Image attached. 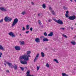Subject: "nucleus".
<instances>
[{"instance_id":"c9c22d12","label":"nucleus","mask_w":76,"mask_h":76,"mask_svg":"<svg viewBox=\"0 0 76 76\" xmlns=\"http://www.w3.org/2000/svg\"><path fill=\"white\" fill-rule=\"evenodd\" d=\"M39 69V66H37V70H38Z\"/></svg>"},{"instance_id":"f8f14e48","label":"nucleus","mask_w":76,"mask_h":76,"mask_svg":"<svg viewBox=\"0 0 76 76\" xmlns=\"http://www.w3.org/2000/svg\"><path fill=\"white\" fill-rule=\"evenodd\" d=\"M0 50H2V51H5L4 48H3L1 45H0Z\"/></svg>"},{"instance_id":"a18cd8bd","label":"nucleus","mask_w":76,"mask_h":76,"mask_svg":"<svg viewBox=\"0 0 76 76\" xmlns=\"http://www.w3.org/2000/svg\"><path fill=\"white\" fill-rule=\"evenodd\" d=\"M38 16H40V14H38Z\"/></svg>"},{"instance_id":"aec40b11","label":"nucleus","mask_w":76,"mask_h":76,"mask_svg":"<svg viewBox=\"0 0 76 76\" xmlns=\"http://www.w3.org/2000/svg\"><path fill=\"white\" fill-rule=\"evenodd\" d=\"M13 34V33L12 32H11L9 33V35H10V36H12V35Z\"/></svg>"},{"instance_id":"bb28decb","label":"nucleus","mask_w":76,"mask_h":76,"mask_svg":"<svg viewBox=\"0 0 76 76\" xmlns=\"http://www.w3.org/2000/svg\"><path fill=\"white\" fill-rule=\"evenodd\" d=\"M46 66L48 68L49 67V64L48 63L46 64Z\"/></svg>"},{"instance_id":"dca6fc26","label":"nucleus","mask_w":76,"mask_h":76,"mask_svg":"<svg viewBox=\"0 0 76 76\" xmlns=\"http://www.w3.org/2000/svg\"><path fill=\"white\" fill-rule=\"evenodd\" d=\"M41 55L42 57H44L45 56V54H44V53H43L42 52H41Z\"/></svg>"},{"instance_id":"7ed1b4c3","label":"nucleus","mask_w":76,"mask_h":76,"mask_svg":"<svg viewBox=\"0 0 76 76\" xmlns=\"http://www.w3.org/2000/svg\"><path fill=\"white\" fill-rule=\"evenodd\" d=\"M54 20L56 22H57V23L60 24V25H63V21L61 20L60 19L58 20H56V19H54Z\"/></svg>"},{"instance_id":"603ef678","label":"nucleus","mask_w":76,"mask_h":76,"mask_svg":"<svg viewBox=\"0 0 76 76\" xmlns=\"http://www.w3.org/2000/svg\"><path fill=\"white\" fill-rule=\"evenodd\" d=\"M76 36H75V37H74L75 38H76Z\"/></svg>"},{"instance_id":"423d86ee","label":"nucleus","mask_w":76,"mask_h":76,"mask_svg":"<svg viewBox=\"0 0 76 76\" xmlns=\"http://www.w3.org/2000/svg\"><path fill=\"white\" fill-rule=\"evenodd\" d=\"M39 53H37V55L35 58L34 59V63H35L36 61H37L38 60V57H39Z\"/></svg>"},{"instance_id":"f257e3e1","label":"nucleus","mask_w":76,"mask_h":76,"mask_svg":"<svg viewBox=\"0 0 76 76\" xmlns=\"http://www.w3.org/2000/svg\"><path fill=\"white\" fill-rule=\"evenodd\" d=\"M31 53V51H27V55H24L23 56H20L19 59L21 64H27V62L25 61H28L29 60V57H31L29 54H30Z\"/></svg>"},{"instance_id":"4468645a","label":"nucleus","mask_w":76,"mask_h":76,"mask_svg":"<svg viewBox=\"0 0 76 76\" xmlns=\"http://www.w3.org/2000/svg\"><path fill=\"white\" fill-rule=\"evenodd\" d=\"M71 43L72 45H76V42L75 41L71 42Z\"/></svg>"},{"instance_id":"37998d69","label":"nucleus","mask_w":76,"mask_h":76,"mask_svg":"<svg viewBox=\"0 0 76 76\" xmlns=\"http://www.w3.org/2000/svg\"><path fill=\"white\" fill-rule=\"evenodd\" d=\"M48 21L49 22H51V19L48 20Z\"/></svg>"},{"instance_id":"5fc2aeb1","label":"nucleus","mask_w":76,"mask_h":76,"mask_svg":"<svg viewBox=\"0 0 76 76\" xmlns=\"http://www.w3.org/2000/svg\"><path fill=\"white\" fill-rule=\"evenodd\" d=\"M48 14H49V12H48Z\"/></svg>"},{"instance_id":"ddd939ff","label":"nucleus","mask_w":76,"mask_h":76,"mask_svg":"<svg viewBox=\"0 0 76 76\" xmlns=\"http://www.w3.org/2000/svg\"><path fill=\"white\" fill-rule=\"evenodd\" d=\"M48 39H47V38H45L44 39H43V41H48Z\"/></svg>"},{"instance_id":"4c0bfd02","label":"nucleus","mask_w":76,"mask_h":76,"mask_svg":"<svg viewBox=\"0 0 76 76\" xmlns=\"http://www.w3.org/2000/svg\"><path fill=\"white\" fill-rule=\"evenodd\" d=\"M12 38L13 37H15V35L13 34H12Z\"/></svg>"},{"instance_id":"72a5a7b5","label":"nucleus","mask_w":76,"mask_h":76,"mask_svg":"<svg viewBox=\"0 0 76 76\" xmlns=\"http://www.w3.org/2000/svg\"><path fill=\"white\" fill-rule=\"evenodd\" d=\"M3 19H1L0 20V23H1V22H3Z\"/></svg>"},{"instance_id":"de8ad7c7","label":"nucleus","mask_w":76,"mask_h":76,"mask_svg":"<svg viewBox=\"0 0 76 76\" xmlns=\"http://www.w3.org/2000/svg\"><path fill=\"white\" fill-rule=\"evenodd\" d=\"M45 50H47V48H45Z\"/></svg>"},{"instance_id":"f03ea898","label":"nucleus","mask_w":76,"mask_h":76,"mask_svg":"<svg viewBox=\"0 0 76 76\" xmlns=\"http://www.w3.org/2000/svg\"><path fill=\"white\" fill-rule=\"evenodd\" d=\"M6 64H8V66H9L11 68H14L15 70H17L18 69V66L16 65H15V66L13 65L12 63H9V62H7L6 61Z\"/></svg>"},{"instance_id":"f3484780","label":"nucleus","mask_w":76,"mask_h":76,"mask_svg":"<svg viewBox=\"0 0 76 76\" xmlns=\"http://www.w3.org/2000/svg\"><path fill=\"white\" fill-rule=\"evenodd\" d=\"M62 75L63 76H69L68 75H67L65 73H62Z\"/></svg>"},{"instance_id":"39448f33","label":"nucleus","mask_w":76,"mask_h":76,"mask_svg":"<svg viewBox=\"0 0 76 76\" xmlns=\"http://www.w3.org/2000/svg\"><path fill=\"white\" fill-rule=\"evenodd\" d=\"M4 20L5 22H10L12 20V18L10 17L7 16L5 17Z\"/></svg>"},{"instance_id":"f704fd0d","label":"nucleus","mask_w":76,"mask_h":76,"mask_svg":"<svg viewBox=\"0 0 76 76\" xmlns=\"http://www.w3.org/2000/svg\"><path fill=\"white\" fill-rule=\"evenodd\" d=\"M68 14H65V16L66 18H69V16H68Z\"/></svg>"},{"instance_id":"473e14b6","label":"nucleus","mask_w":76,"mask_h":76,"mask_svg":"<svg viewBox=\"0 0 76 76\" xmlns=\"http://www.w3.org/2000/svg\"><path fill=\"white\" fill-rule=\"evenodd\" d=\"M3 55V53H0V57H1V56H2Z\"/></svg>"},{"instance_id":"6ab92c4d","label":"nucleus","mask_w":76,"mask_h":76,"mask_svg":"<svg viewBox=\"0 0 76 76\" xmlns=\"http://www.w3.org/2000/svg\"><path fill=\"white\" fill-rule=\"evenodd\" d=\"M26 29L28 30V29H29V25H27L26 26Z\"/></svg>"},{"instance_id":"a211bd4d","label":"nucleus","mask_w":76,"mask_h":76,"mask_svg":"<svg viewBox=\"0 0 76 76\" xmlns=\"http://www.w3.org/2000/svg\"><path fill=\"white\" fill-rule=\"evenodd\" d=\"M42 7L43 9H45L46 7V6L45 5V4H43L42 5Z\"/></svg>"},{"instance_id":"ea45409f","label":"nucleus","mask_w":76,"mask_h":76,"mask_svg":"<svg viewBox=\"0 0 76 76\" xmlns=\"http://www.w3.org/2000/svg\"><path fill=\"white\" fill-rule=\"evenodd\" d=\"M68 13H69V11H66V14H68Z\"/></svg>"},{"instance_id":"c85d7f7f","label":"nucleus","mask_w":76,"mask_h":76,"mask_svg":"<svg viewBox=\"0 0 76 76\" xmlns=\"http://www.w3.org/2000/svg\"><path fill=\"white\" fill-rule=\"evenodd\" d=\"M20 69L21 70H22V71H23V70H24V68H23V67H20Z\"/></svg>"},{"instance_id":"cd10ccee","label":"nucleus","mask_w":76,"mask_h":76,"mask_svg":"<svg viewBox=\"0 0 76 76\" xmlns=\"http://www.w3.org/2000/svg\"><path fill=\"white\" fill-rule=\"evenodd\" d=\"M39 25H42V23H41V21L39 20Z\"/></svg>"},{"instance_id":"e433bc0d","label":"nucleus","mask_w":76,"mask_h":76,"mask_svg":"<svg viewBox=\"0 0 76 76\" xmlns=\"http://www.w3.org/2000/svg\"><path fill=\"white\" fill-rule=\"evenodd\" d=\"M22 30H23V31H25V28L23 27V29H22Z\"/></svg>"},{"instance_id":"8fccbe9b","label":"nucleus","mask_w":76,"mask_h":76,"mask_svg":"<svg viewBox=\"0 0 76 76\" xmlns=\"http://www.w3.org/2000/svg\"><path fill=\"white\" fill-rule=\"evenodd\" d=\"M42 38H44V36H42Z\"/></svg>"},{"instance_id":"4be33fe9","label":"nucleus","mask_w":76,"mask_h":76,"mask_svg":"<svg viewBox=\"0 0 76 76\" xmlns=\"http://www.w3.org/2000/svg\"><path fill=\"white\" fill-rule=\"evenodd\" d=\"M20 42L22 45H25V42L24 41Z\"/></svg>"},{"instance_id":"7c9ffc66","label":"nucleus","mask_w":76,"mask_h":76,"mask_svg":"<svg viewBox=\"0 0 76 76\" xmlns=\"http://www.w3.org/2000/svg\"><path fill=\"white\" fill-rule=\"evenodd\" d=\"M49 10H50V11L51 10H52V8H51V7H49Z\"/></svg>"},{"instance_id":"a878e982","label":"nucleus","mask_w":76,"mask_h":76,"mask_svg":"<svg viewBox=\"0 0 76 76\" xmlns=\"http://www.w3.org/2000/svg\"><path fill=\"white\" fill-rule=\"evenodd\" d=\"M62 35L64 37H65V38H67V37L66 35H65V34H62Z\"/></svg>"},{"instance_id":"2f4dec72","label":"nucleus","mask_w":76,"mask_h":76,"mask_svg":"<svg viewBox=\"0 0 76 76\" xmlns=\"http://www.w3.org/2000/svg\"><path fill=\"white\" fill-rule=\"evenodd\" d=\"M6 72L7 73H10V72L9 71V70H6Z\"/></svg>"},{"instance_id":"b1692460","label":"nucleus","mask_w":76,"mask_h":76,"mask_svg":"<svg viewBox=\"0 0 76 76\" xmlns=\"http://www.w3.org/2000/svg\"><path fill=\"white\" fill-rule=\"evenodd\" d=\"M63 9H64V10H67L68 8H67V7H66L65 6H64L63 7Z\"/></svg>"},{"instance_id":"5701e85b","label":"nucleus","mask_w":76,"mask_h":76,"mask_svg":"<svg viewBox=\"0 0 76 76\" xmlns=\"http://www.w3.org/2000/svg\"><path fill=\"white\" fill-rule=\"evenodd\" d=\"M53 61H56V62L57 63H58V60H57L56 59H54L53 60Z\"/></svg>"},{"instance_id":"0eeeda50","label":"nucleus","mask_w":76,"mask_h":76,"mask_svg":"<svg viewBox=\"0 0 76 76\" xmlns=\"http://www.w3.org/2000/svg\"><path fill=\"white\" fill-rule=\"evenodd\" d=\"M76 16L75 15H73L72 16H69L68 18V19H69V20H74L76 19Z\"/></svg>"},{"instance_id":"c03bdc74","label":"nucleus","mask_w":76,"mask_h":76,"mask_svg":"<svg viewBox=\"0 0 76 76\" xmlns=\"http://www.w3.org/2000/svg\"><path fill=\"white\" fill-rule=\"evenodd\" d=\"M71 29L72 30H73V28L71 27Z\"/></svg>"},{"instance_id":"2eb2a0df","label":"nucleus","mask_w":76,"mask_h":76,"mask_svg":"<svg viewBox=\"0 0 76 76\" xmlns=\"http://www.w3.org/2000/svg\"><path fill=\"white\" fill-rule=\"evenodd\" d=\"M51 12L52 15H56V14H55V12H54V11L53 10H51Z\"/></svg>"},{"instance_id":"9d476101","label":"nucleus","mask_w":76,"mask_h":76,"mask_svg":"<svg viewBox=\"0 0 76 76\" xmlns=\"http://www.w3.org/2000/svg\"><path fill=\"white\" fill-rule=\"evenodd\" d=\"M35 41L36 42H40V39L38 38H37L35 39Z\"/></svg>"},{"instance_id":"393cba45","label":"nucleus","mask_w":76,"mask_h":76,"mask_svg":"<svg viewBox=\"0 0 76 76\" xmlns=\"http://www.w3.org/2000/svg\"><path fill=\"white\" fill-rule=\"evenodd\" d=\"M43 34L45 37H47V32H46L44 33Z\"/></svg>"},{"instance_id":"09e8293b","label":"nucleus","mask_w":76,"mask_h":76,"mask_svg":"<svg viewBox=\"0 0 76 76\" xmlns=\"http://www.w3.org/2000/svg\"><path fill=\"white\" fill-rule=\"evenodd\" d=\"M75 2H76V0H74Z\"/></svg>"},{"instance_id":"1a4fd4ad","label":"nucleus","mask_w":76,"mask_h":76,"mask_svg":"<svg viewBox=\"0 0 76 76\" xmlns=\"http://www.w3.org/2000/svg\"><path fill=\"white\" fill-rule=\"evenodd\" d=\"M3 12H7V10L6 9H4V7L0 8V10Z\"/></svg>"},{"instance_id":"79ce46f5","label":"nucleus","mask_w":76,"mask_h":76,"mask_svg":"<svg viewBox=\"0 0 76 76\" xmlns=\"http://www.w3.org/2000/svg\"><path fill=\"white\" fill-rule=\"evenodd\" d=\"M31 4H32V5H34V2H31Z\"/></svg>"},{"instance_id":"6e6552de","label":"nucleus","mask_w":76,"mask_h":76,"mask_svg":"<svg viewBox=\"0 0 76 76\" xmlns=\"http://www.w3.org/2000/svg\"><path fill=\"white\" fill-rule=\"evenodd\" d=\"M15 48L16 50H17V51H19V50H20V47L19 46H15Z\"/></svg>"},{"instance_id":"c756f323","label":"nucleus","mask_w":76,"mask_h":76,"mask_svg":"<svg viewBox=\"0 0 76 76\" xmlns=\"http://www.w3.org/2000/svg\"><path fill=\"white\" fill-rule=\"evenodd\" d=\"M60 29L61 30L62 29V30H64V29H65V28H62V27H61L60 28Z\"/></svg>"},{"instance_id":"a19ab883","label":"nucleus","mask_w":76,"mask_h":76,"mask_svg":"<svg viewBox=\"0 0 76 76\" xmlns=\"http://www.w3.org/2000/svg\"><path fill=\"white\" fill-rule=\"evenodd\" d=\"M33 29V28H32V27H31L30 28V31H32Z\"/></svg>"},{"instance_id":"49530a36","label":"nucleus","mask_w":76,"mask_h":76,"mask_svg":"<svg viewBox=\"0 0 76 76\" xmlns=\"http://www.w3.org/2000/svg\"><path fill=\"white\" fill-rule=\"evenodd\" d=\"M70 1L71 2H72L73 1V0H70Z\"/></svg>"},{"instance_id":"864d4df0","label":"nucleus","mask_w":76,"mask_h":76,"mask_svg":"<svg viewBox=\"0 0 76 76\" xmlns=\"http://www.w3.org/2000/svg\"><path fill=\"white\" fill-rule=\"evenodd\" d=\"M4 64V65H5V66H6V64H5V63Z\"/></svg>"},{"instance_id":"412c9836","label":"nucleus","mask_w":76,"mask_h":76,"mask_svg":"<svg viewBox=\"0 0 76 76\" xmlns=\"http://www.w3.org/2000/svg\"><path fill=\"white\" fill-rule=\"evenodd\" d=\"M21 14L23 15H25L26 14V12L25 11L22 12L21 13Z\"/></svg>"},{"instance_id":"20e7f679","label":"nucleus","mask_w":76,"mask_h":76,"mask_svg":"<svg viewBox=\"0 0 76 76\" xmlns=\"http://www.w3.org/2000/svg\"><path fill=\"white\" fill-rule=\"evenodd\" d=\"M18 19L17 18H16L14 20L12 24V27H13L16 24V23H18Z\"/></svg>"},{"instance_id":"3c124183","label":"nucleus","mask_w":76,"mask_h":76,"mask_svg":"<svg viewBox=\"0 0 76 76\" xmlns=\"http://www.w3.org/2000/svg\"><path fill=\"white\" fill-rule=\"evenodd\" d=\"M20 36L22 35V34H20Z\"/></svg>"},{"instance_id":"58836bf2","label":"nucleus","mask_w":76,"mask_h":76,"mask_svg":"<svg viewBox=\"0 0 76 76\" xmlns=\"http://www.w3.org/2000/svg\"><path fill=\"white\" fill-rule=\"evenodd\" d=\"M29 31H26V34H28V33H29Z\"/></svg>"},{"instance_id":"9b49d317","label":"nucleus","mask_w":76,"mask_h":76,"mask_svg":"<svg viewBox=\"0 0 76 76\" xmlns=\"http://www.w3.org/2000/svg\"><path fill=\"white\" fill-rule=\"evenodd\" d=\"M53 35V32H51L48 35V37H52Z\"/></svg>"}]
</instances>
